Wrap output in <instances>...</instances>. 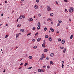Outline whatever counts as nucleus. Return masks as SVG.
Here are the masks:
<instances>
[{"mask_svg":"<svg viewBox=\"0 0 74 74\" xmlns=\"http://www.w3.org/2000/svg\"><path fill=\"white\" fill-rule=\"evenodd\" d=\"M69 11L70 12H73V9H69Z\"/></svg>","mask_w":74,"mask_h":74,"instance_id":"nucleus-1","label":"nucleus"},{"mask_svg":"<svg viewBox=\"0 0 74 74\" xmlns=\"http://www.w3.org/2000/svg\"><path fill=\"white\" fill-rule=\"evenodd\" d=\"M32 21H33V18H29L28 21H29V22Z\"/></svg>","mask_w":74,"mask_h":74,"instance_id":"nucleus-2","label":"nucleus"},{"mask_svg":"<svg viewBox=\"0 0 74 74\" xmlns=\"http://www.w3.org/2000/svg\"><path fill=\"white\" fill-rule=\"evenodd\" d=\"M52 38H51V37H49V41H52Z\"/></svg>","mask_w":74,"mask_h":74,"instance_id":"nucleus-3","label":"nucleus"},{"mask_svg":"<svg viewBox=\"0 0 74 74\" xmlns=\"http://www.w3.org/2000/svg\"><path fill=\"white\" fill-rule=\"evenodd\" d=\"M65 42V40H63L62 41V44H64V43Z\"/></svg>","mask_w":74,"mask_h":74,"instance_id":"nucleus-4","label":"nucleus"},{"mask_svg":"<svg viewBox=\"0 0 74 74\" xmlns=\"http://www.w3.org/2000/svg\"><path fill=\"white\" fill-rule=\"evenodd\" d=\"M34 8L35 9H38V6L37 5H35L34 6Z\"/></svg>","mask_w":74,"mask_h":74,"instance_id":"nucleus-5","label":"nucleus"},{"mask_svg":"<svg viewBox=\"0 0 74 74\" xmlns=\"http://www.w3.org/2000/svg\"><path fill=\"white\" fill-rule=\"evenodd\" d=\"M50 29L51 30L52 32H54V30L53 29L52 27L50 28Z\"/></svg>","mask_w":74,"mask_h":74,"instance_id":"nucleus-6","label":"nucleus"},{"mask_svg":"<svg viewBox=\"0 0 74 74\" xmlns=\"http://www.w3.org/2000/svg\"><path fill=\"white\" fill-rule=\"evenodd\" d=\"M40 40H41V38H39L37 39V41H38V42H39L40 41Z\"/></svg>","mask_w":74,"mask_h":74,"instance_id":"nucleus-7","label":"nucleus"},{"mask_svg":"<svg viewBox=\"0 0 74 74\" xmlns=\"http://www.w3.org/2000/svg\"><path fill=\"white\" fill-rule=\"evenodd\" d=\"M54 55V53H52L50 54V56H51L52 57Z\"/></svg>","mask_w":74,"mask_h":74,"instance_id":"nucleus-8","label":"nucleus"},{"mask_svg":"<svg viewBox=\"0 0 74 74\" xmlns=\"http://www.w3.org/2000/svg\"><path fill=\"white\" fill-rule=\"evenodd\" d=\"M62 22V21H61V20H59L58 21V23H61Z\"/></svg>","mask_w":74,"mask_h":74,"instance_id":"nucleus-9","label":"nucleus"},{"mask_svg":"<svg viewBox=\"0 0 74 74\" xmlns=\"http://www.w3.org/2000/svg\"><path fill=\"white\" fill-rule=\"evenodd\" d=\"M48 50L47 49H45L44 50V51L45 52H48Z\"/></svg>","mask_w":74,"mask_h":74,"instance_id":"nucleus-10","label":"nucleus"},{"mask_svg":"<svg viewBox=\"0 0 74 74\" xmlns=\"http://www.w3.org/2000/svg\"><path fill=\"white\" fill-rule=\"evenodd\" d=\"M20 31H21V32H22L23 33V32H24V29H21L20 30Z\"/></svg>","mask_w":74,"mask_h":74,"instance_id":"nucleus-11","label":"nucleus"},{"mask_svg":"<svg viewBox=\"0 0 74 74\" xmlns=\"http://www.w3.org/2000/svg\"><path fill=\"white\" fill-rule=\"evenodd\" d=\"M47 11H51V8H48L47 9Z\"/></svg>","mask_w":74,"mask_h":74,"instance_id":"nucleus-12","label":"nucleus"},{"mask_svg":"<svg viewBox=\"0 0 74 74\" xmlns=\"http://www.w3.org/2000/svg\"><path fill=\"white\" fill-rule=\"evenodd\" d=\"M18 37H19V34H17L16 35V38H17Z\"/></svg>","mask_w":74,"mask_h":74,"instance_id":"nucleus-13","label":"nucleus"},{"mask_svg":"<svg viewBox=\"0 0 74 74\" xmlns=\"http://www.w3.org/2000/svg\"><path fill=\"white\" fill-rule=\"evenodd\" d=\"M21 26V24H19L17 25V27H20Z\"/></svg>","mask_w":74,"mask_h":74,"instance_id":"nucleus-14","label":"nucleus"},{"mask_svg":"<svg viewBox=\"0 0 74 74\" xmlns=\"http://www.w3.org/2000/svg\"><path fill=\"white\" fill-rule=\"evenodd\" d=\"M28 58H29V59H32V56H30Z\"/></svg>","mask_w":74,"mask_h":74,"instance_id":"nucleus-15","label":"nucleus"},{"mask_svg":"<svg viewBox=\"0 0 74 74\" xmlns=\"http://www.w3.org/2000/svg\"><path fill=\"white\" fill-rule=\"evenodd\" d=\"M42 57L43 58H45V56H44V54H42Z\"/></svg>","mask_w":74,"mask_h":74,"instance_id":"nucleus-16","label":"nucleus"},{"mask_svg":"<svg viewBox=\"0 0 74 74\" xmlns=\"http://www.w3.org/2000/svg\"><path fill=\"white\" fill-rule=\"evenodd\" d=\"M50 16H53V13H51L50 14Z\"/></svg>","mask_w":74,"mask_h":74,"instance_id":"nucleus-17","label":"nucleus"},{"mask_svg":"<svg viewBox=\"0 0 74 74\" xmlns=\"http://www.w3.org/2000/svg\"><path fill=\"white\" fill-rule=\"evenodd\" d=\"M45 38H48V36L47 35H45Z\"/></svg>","mask_w":74,"mask_h":74,"instance_id":"nucleus-18","label":"nucleus"},{"mask_svg":"<svg viewBox=\"0 0 74 74\" xmlns=\"http://www.w3.org/2000/svg\"><path fill=\"white\" fill-rule=\"evenodd\" d=\"M73 35H72L70 37V39H72V38H73Z\"/></svg>","mask_w":74,"mask_h":74,"instance_id":"nucleus-19","label":"nucleus"},{"mask_svg":"<svg viewBox=\"0 0 74 74\" xmlns=\"http://www.w3.org/2000/svg\"><path fill=\"white\" fill-rule=\"evenodd\" d=\"M66 49H64L63 50V52L64 53H66Z\"/></svg>","mask_w":74,"mask_h":74,"instance_id":"nucleus-20","label":"nucleus"},{"mask_svg":"<svg viewBox=\"0 0 74 74\" xmlns=\"http://www.w3.org/2000/svg\"><path fill=\"white\" fill-rule=\"evenodd\" d=\"M40 29V26H38V27L37 28V30H39Z\"/></svg>","mask_w":74,"mask_h":74,"instance_id":"nucleus-21","label":"nucleus"},{"mask_svg":"<svg viewBox=\"0 0 74 74\" xmlns=\"http://www.w3.org/2000/svg\"><path fill=\"white\" fill-rule=\"evenodd\" d=\"M40 22L38 23V26H40Z\"/></svg>","mask_w":74,"mask_h":74,"instance_id":"nucleus-22","label":"nucleus"},{"mask_svg":"<svg viewBox=\"0 0 74 74\" xmlns=\"http://www.w3.org/2000/svg\"><path fill=\"white\" fill-rule=\"evenodd\" d=\"M42 46L43 47V48L45 47V44H44V43H43V44H42Z\"/></svg>","mask_w":74,"mask_h":74,"instance_id":"nucleus-23","label":"nucleus"},{"mask_svg":"<svg viewBox=\"0 0 74 74\" xmlns=\"http://www.w3.org/2000/svg\"><path fill=\"white\" fill-rule=\"evenodd\" d=\"M33 48H35L36 49V48H37V47L36 46H35Z\"/></svg>","mask_w":74,"mask_h":74,"instance_id":"nucleus-24","label":"nucleus"},{"mask_svg":"<svg viewBox=\"0 0 74 74\" xmlns=\"http://www.w3.org/2000/svg\"><path fill=\"white\" fill-rule=\"evenodd\" d=\"M47 27H45L44 28V30H45V31H46V30H47Z\"/></svg>","mask_w":74,"mask_h":74,"instance_id":"nucleus-25","label":"nucleus"},{"mask_svg":"<svg viewBox=\"0 0 74 74\" xmlns=\"http://www.w3.org/2000/svg\"><path fill=\"white\" fill-rule=\"evenodd\" d=\"M28 64V63H25V64H24L25 66H27Z\"/></svg>","mask_w":74,"mask_h":74,"instance_id":"nucleus-26","label":"nucleus"},{"mask_svg":"<svg viewBox=\"0 0 74 74\" xmlns=\"http://www.w3.org/2000/svg\"><path fill=\"white\" fill-rule=\"evenodd\" d=\"M36 30V28H35V27H34L32 28V30Z\"/></svg>","mask_w":74,"mask_h":74,"instance_id":"nucleus-27","label":"nucleus"},{"mask_svg":"<svg viewBox=\"0 0 74 74\" xmlns=\"http://www.w3.org/2000/svg\"><path fill=\"white\" fill-rule=\"evenodd\" d=\"M22 16H20L19 19H22Z\"/></svg>","mask_w":74,"mask_h":74,"instance_id":"nucleus-28","label":"nucleus"},{"mask_svg":"<svg viewBox=\"0 0 74 74\" xmlns=\"http://www.w3.org/2000/svg\"><path fill=\"white\" fill-rule=\"evenodd\" d=\"M38 15L39 17H40V16H41V14H38Z\"/></svg>","mask_w":74,"mask_h":74,"instance_id":"nucleus-29","label":"nucleus"},{"mask_svg":"<svg viewBox=\"0 0 74 74\" xmlns=\"http://www.w3.org/2000/svg\"><path fill=\"white\" fill-rule=\"evenodd\" d=\"M38 72H41V69H38Z\"/></svg>","mask_w":74,"mask_h":74,"instance_id":"nucleus-30","label":"nucleus"},{"mask_svg":"<svg viewBox=\"0 0 74 74\" xmlns=\"http://www.w3.org/2000/svg\"><path fill=\"white\" fill-rule=\"evenodd\" d=\"M50 64H52V63H53V62L52 61H51L50 62Z\"/></svg>","mask_w":74,"mask_h":74,"instance_id":"nucleus-31","label":"nucleus"},{"mask_svg":"<svg viewBox=\"0 0 74 74\" xmlns=\"http://www.w3.org/2000/svg\"><path fill=\"white\" fill-rule=\"evenodd\" d=\"M44 71L42 70H41L40 69V72L41 73H42L43 72H44Z\"/></svg>","mask_w":74,"mask_h":74,"instance_id":"nucleus-32","label":"nucleus"},{"mask_svg":"<svg viewBox=\"0 0 74 74\" xmlns=\"http://www.w3.org/2000/svg\"><path fill=\"white\" fill-rule=\"evenodd\" d=\"M64 48V47H60V49H63V48Z\"/></svg>","mask_w":74,"mask_h":74,"instance_id":"nucleus-33","label":"nucleus"},{"mask_svg":"<svg viewBox=\"0 0 74 74\" xmlns=\"http://www.w3.org/2000/svg\"><path fill=\"white\" fill-rule=\"evenodd\" d=\"M38 34V32H37L35 34V36H37Z\"/></svg>","mask_w":74,"mask_h":74,"instance_id":"nucleus-34","label":"nucleus"},{"mask_svg":"<svg viewBox=\"0 0 74 74\" xmlns=\"http://www.w3.org/2000/svg\"><path fill=\"white\" fill-rule=\"evenodd\" d=\"M5 38H7V37H8V36L7 35H5Z\"/></svg>","mask_w":74,"mask_h":74,"instance_id":"nucleus-35","label":"nucleus"},{"mask_svg":"<svg viewBox=\"0 0 74 74\" xmlns=\"http://www.w3.org/2000/svg\"><path fill=\"white\" fill-rule=\"evenodd\" d=\"M22 18H25V16L24 15L22 16Z\"/></svg>","mask_w":74,"mask_h":74,"instance_id":"nucleus-36","label":"nucleus"},{"mask_svg":"<svg viewBox=\"0 0 74 74\" xmlns=\"http://www.w3.org/2000/svg\"><path fill=\"white\" fill-rule=\"evenodd\" d=\"M46 59L47 60H49V58H48V57H47Z\"/></svg>","mask_w":74,"mask_h":74,"instance_id":"nucleus-37","label":"nucleus"},{"mask_svg":"<svg viewBox=\"0 0 74 74\" xmlns=\"http://www.w3.org/2000/svg\"><path fill=\"white\" fill-rule=\"evenodd\" d=\"M64 2H66V3H67L68 2V1L67 0H64Z\"/></svg>","mask_w":74,"mask_h":74,"instance_id":"nucleus-38","label":"nucleus"},{"mask_svg":"<svg viewBox=\"0 0 74 74\" xmlns=\"http://www.w3.org/2000/svg\"><path fill=\"white\" fill-rule=\"evenodd\" d=\"M61 39H60V38H59V39H58V41H61Z\"/></svg>","mask_w":74,"mask_h":74,"instance_id":"nucleus-39","label":"nucleus"},{"mask_svg":"<svg viewBox=\"0 0 74 74\" xmlns=\"http://www.w3.org/2000/svg\"><path fill=\"white\" fill-rule=\"evenodd\" d=\"M31 34L30 33H29L28 34H27V36H29V35H30Z\"/></svg>","mask_w":74,"mask_h":74,"instance_id":"nucleus-40","label":"nucleus"},{"mask_svg":"<svg viewBox=\"0 0 74 74\" xmlns=\"http://www.w3.org/2000/svg\"><path fill=\"white\" fill-rule=\"evenodd\" d=\"M64 66V65H63V64H62V68H63Z\"/></svg>","mask_w":74,"mask_h":74,"instance_id":"nucleus-41","label":"nucleus"},{"mask_svg":"<svg viewBox=\"0 0 74 74\" xmlns=\"http://www.w3.org/2000/svg\"><path fill=\"white\" fill-rule=\"evenodd\" d=\"M32 67H29V68H27V69H32Z\"/></svg>","mask_w":74,"mask_h":74,"instance_id":"nucleus-42","label":"nucleus"},{"mask_svg":"<svg viewBox=\"0 0 74 74\" xmlns=\"http://www.w3.org/2000/svg\"><path fill=\"white\" fill-rule=\"evenodd\" d=\"M60 24L59 23H58L57 25V26H60Z\"/></svg>","mask_w":74,"mask_h":74,"instance_id":"nucleus-43","label":"nucleus"},{"mask_svg":"<svg viewBox=\"0 0 74 74\" xmlns=\"http://www.w3.org/2000/svg\"><path fill=\"white\" fill-rule=\"evenodd\" d=\"M47 8H50V6H47Z\"/></svg>","mask_w":74,"mask_h":74,"instance_id":"nucleus-44","label":"nucleus"},{"mask_svg":"<svg viewBox=\"0 0 74 74\" xmlns=\"http://www.w3.org/2000/svg\"><path fill=\"white\" fill-rule=\"evenodd\" d=\"M49 20L50 21H52V19H51L49 18Z\"/></svg>","mask_w":74,"mask_h":74,"instance_id":"nucleus-45","label":"nucleus"},{"mask_svg":"<svg viewBox=\"0 0 74 74\" xmlns=\"http://www.w3.org/2000/svg\"><path fill=\"white\" fill-rule=\"evenodd\" d=\"M56 4L58 5V1H56Z\"/></svg>","mask_w":74,"mask_h":74,"instance_id":"nucleus-46","label":"nucleus"},{"mask_svg":"<svg viewBox=\"0 0 74 74\" xmlns=\"http://www.w3.org/2000/svg\"><path fill=\"white\" fill-rule=\"evenodd\" d=\"M37 3H38L39 2V0H36Z\"/></svg>","mask_w":74,"mask_h":74,"instance_id":"nucleus-47","label":"nucleus"},{"mask_svg":"<svg viewBox=\"0 0 74 74\" xmlns=\"http://www.w3.org/2000/svg\"><path fill=\"white\" fill-rule=\"evenodd\" d=\"M47 69H49V68H50L49 66H47Z\"/></svg>","mask_w":74,"mask_h":74,"instance_id":"nucleus-48","label":"nucleus"},{"mask_svg":"<svg viewBox=\"0 0 74 74\" xmlns=\"http://www.w3.org/2000/svg\"><path fill=\"white\" fill-rule=\"evenodd\" d=\"M40 60H42L43 59V58H40Z\"/></svg>","mask_w":74,"mask_h":74,"instance_id":"nucleus-49","label":"nucleus"},{"mask_svg":"<svg viewBox=\"0 0 74 74\" xmlns=\"http://www.w3.org/2000/svg\"><path fill=\"white\" fill-rule=\"evenodd\" d=\"M20 66H22V65H23V63H21L20 64Z\"/></svg>","mask_w":74,"mask_h":74,"instance_id":"nucleus-50","label":"nucleus"},{"mask_svg":"<svg viewBox=\"0 0 74 74\" xmlns=\"http://www.w3.org/2000/svg\"><path fill=\"white\" fill-rule=\"evenodd\" d=\"M45 67H46V66H43V68H45Z\"/></svg>","mask_w":74,"mask_h":74,"instance_id":"nucleus-51","label":"nucleus"},{"mask_svg":"<svg viewBox=\"0 0 74 74\" xmlns=\"http://www.w3.org/2000/svg\"><path fill=\"white\" fill-rule=\"evenodd\" d=\"M35 41V39H33L32 40V41Z\"/></svg>","mask_w":74,"mask_h":74,"instance_id":"nucleus-52","label":"nucleus"},{"mask_svg":"<svg viewBox=\"0 0 74 74\" xmlns=\"http://www.w3.org/2000/svg\"><path fill=\"white\" fill-rule=\"evenodd\" d=\"M64 63V61H62V64H63V63Z\"/></svg>","mask_w":74,"mask_h":74,"instance_id":"nucleus-53","label":"nucleus"},{"mask_svg":"<svg viewBox=\"0 0 74 74\" xmlns=\"http://www.w3.org/2000/svg\"><path fill=\"white\" fill-rule=\"evenodd\" d=\"M5 72V70L4 69L3 71V72L4 73V72Z\"/></svg>","mask_w":74,"mask_h":74,"instance_id":"nucleus-54","label":"nucleus"},{"mask_svg":"<svg viewBox=\"0 0 74 74\" xmlns=\"http://www.w3.org/2000/svg\"><path fill=\"white\" fill-rule=\"evenodd\" d=\"M69 21L70 22H71V19H70V18L69 19Z\"/></svg>","mask_w":74,"mask_h":74,"instance_id":"nucleus-55","label":"nucleus"},{"mask_svg":"<svg viewBox=\"0 0 74 74\" xmlns=\"http://www.w3.org/2000/svg\"><path fill=\"white\" fill-rule=\"evenodd\" d=\"M49 21V18H48L47 21Z\"/></svg>","mask_w":74,"mask_h":74,"instance_id":"nucleus-56","label":"nucleus"},{"mask_svg":"<svg viewBox=\"0 0 74 74\" xmlns=\"http://www.w3.org/2000/svg\"><path fill=\"white\" fill-rule=\"evenodd\" d=\"M5 3H7V1H5Z\"/></svg>","mask_w":74,"mask_h":74,"instance_id":"nucleus-57","label":"nucleus"},{"mask_svg":"<svg viewBox=\"0 0 74 74\" xmlns=\"http://www.w3.org/2000/svg\"><path fill=\"white\" fill-rule=\"evenodd\" d=\"M43 23L44 24H45V23H46L45 22H44Z\"/></svg>","mask_w":74,"mask_h":74,"instance_id":"nucleus-58","label":"nucleus"},{"mask_svg":"<svg viewBox=\"0 0 74 74\" xmlns=\"http://www.w3.org/2000/svg\"><path fill=\"white\" fill-rule=\"evenodd\" d=\"M65 11L66 12V11H67V9H66L65 10Z\"/></svg>","mask_w":74,"mask_h":74,"instance_id":"nucleus-59","label":"nucleus"},{"mask_svg":"<svg viewBox=\"0 0 74 74\" xmlns=\"http://www.w3.org/2000/svg\"><path fill=\"white\" fill-rule=\"evenodd\" d=\"M51 24H52L53 23V22H51Z\"/></svg>","mask_w":74,"mask_h":74,"instance_id":"nucleus-60","label":"nucleus"},{"mask_svg":"<svg viewBox=\"0 0 74 74\" xmlns=\"http://www.w3.org/2000/svg\"><path fill=\"white\" fill-rule=\"evenodd\" d=\"M1 15L2 16H3V14H2Z\"/></svg>","mask_w":74,"mask_h":74,"instance_id":"nucleus-61","label":"nucleus"},{"mask_svg":"<svg viewBox=\"0 0 74 74\" xmlns=\"http://www.w3.org/2000/svg\"><path fill=\"white\" fill-rule=\"evenodd\" d=\"M22 69L21 67H20L19 68H18L19 70L20 69Z\"/></svg>","mask_w":74,"mask_h":74,"instance_id":"nucleus-62","label":"nucleus"},{"mask_svg":"<svg viewBox=\"0 0 74 74\" xmlns=\"http://www.w3.org/2000/svg\"><path fill=\"white\" fill-rule=\"evenodd\" d=\"M43 42H45V40H44Z\"/></svg>","mask_w":74,"mask_h":74,"instance_id":"nucleus-63","label":"nucleus"},{"mask_svg":"<svg viewBox=\"0 0 74 74\" xmlns=\"http://www.w3.org/2000/svg\"><path fill=\"white\" fill-rule=\"evenodd\" d=\"M57 33H59L58 31H57Z\"/></svg>","mask_w":74,"mask_h":74,"instance_id":"nucleus-64","label":"nucleus"}]
</instances>
